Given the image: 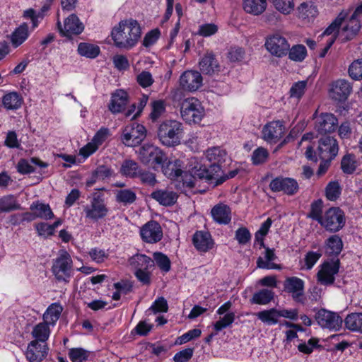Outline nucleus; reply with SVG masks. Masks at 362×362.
Instances as JSON below:
<instances>
[{
  "instance_id": "nucleus-22",
  "label": "nucleus",
  "mask_w": 362,
  "mask_h": 362,
  "mask_svg": "<svg viewBox=\"0 0 362 362\" xmlns=\"http://www.w3.org/2000/svg\"><path fill=\"white\" fill-rule=\"evenodd\" d=\"M109 135V129L107 128L100 129L93 136L92 141L86 144L80 150V155L85 158L88 157L98 149V146L101 145L107 138Z\"/></svg>"
},
{
  "instance_id": "nucleus-28",
  "label": "nucleus",
  "mask_w": 362,
  "mask_h": 362,
  "mask_svg": "<svg viewBox=\"0 0 362 362\" xmlns=\"http://www.w3.org/2000/svg\"><path fill=\"white\" fill-rule=\"evenodd\" d=\"M23 103V97L15 91L8 92L2 97V105L7 110H17L21 107Z\"/></svg>"
},
{
  "instance_id": "nucleus-36",
  "label": "nucleus",
  "mask_w": 362,
  "mask_h": 362,
  "mask_svg": "<svg viewBox=\"0 0 362 362\" xmlns=\"http://www.w3.org/2000/svg\"><path fill=\"white\" fill-rule=\"evenodd\" d=\"M33 341H37L39 343L46 344L50 334L49 325L45 322L36 325L31 332Z\"/></svg>"
},
{
  "instance_id": "nucleus-58",
  "label": "nucleus",
  "mask_w": 362,
  "mask_h": 362,
  "mask_svg": "<svg viewBox=\"0 0 362 362\" xmlns=\"http://www.w3.org/2000/svg\"><path fill=\"white\" fill-rule=\"evenodd\" d=\"M272 221L268 218L260 226L259 229L255 233V240L259 242L261 246L264 247V237L268 233L272 226Z\"/></svg>"
},
{
  "instance_id": "nucleus-33",
  "label": "nucleus",
  "mask_w": 362,
  "mask_h": 362,
  "mask_svg": "<svg viewBox=\"0 0 362 362\" xmlns=\"http://www.w3.org/2000/svg\"><path fill=\"white\" fill-rule=\"evenodd\" d=\"M29 30L27 23H23L11 35V42L14 48L21 46L28 37Z\"/></svg>"
},
{
  "instance_id": "nucleus-34",
  "label": "nucleus",
  "mask_w": 362,
  "mask_h": 362,
  "mask_svg": "<svg viewBox=\"0 0 362 362\" xmlns=\"http://www.w3.org/2000/svg\"><path fill=\"white\" fill-rule=\"evenodd\" d=\"M21 209V206L14 195L8 194L0 197V214L10 213Z\"/></svg>"
},
{
  "instance_id": "nucleus-30",
  "label": "nucleus",
  "mask_w": 362,
  "mask_h": 362,
  "mask_svg": "<svg viewBox=\"0 0 362 362\" xmlns=\"http://www.w3.org/2000/svg\"><path fill=\"white\" fill-rule=\"evenodd\" d=\"M151 197L163 206L174 204L177 199V194L173 191L159 189L151 193Z\"/></svg>"
},
{
  "instance_id": "nucleus-57",
  "label": "nucleus",
  "mask_w": 362,
  "mask_h": 362,
  "mask_svg": "<svg viewBox=\"0 0 362 362\" xmlns=\"http://www.w3.org/2000/svg\"><path fill=\"white\" fill-rule=\"evenodd\" d=\"M154 260L158 267L163 272H168L170 269V259L161 252H155L153 254Z\"/></svg>"
},
{
  "instance_id": "nucleus-49",
  "label": "nucleus",
  "mask_w": 362,
  "mask_h": 362,
  "mask_svg": "<svg viewBox=\"0 0 362 362\" xmlns=\"http://www.w3.org/2000/svg\"><path fill=\"white\" fill-rule=\"evenodd\" d=\"M136 199V194L131 189H124L117 191L116 200L117 202L127 205L134 203Z\"/></svg>"
},
{
  "instance_id": "nucleus-25",
  "label": "nucleus",
  "mask_w": 362,
  "mask_h": 362,
  "mask_svg": "<svg viewBox=\"0 0 362 362\" xmlns=\"http://www.w3.org/2000/svg\"><path fill=\"white\" fill-rule=\"evenodd\" d=\"M351 87L346 80H337L334 82L330 89V97L334 100L344 101L349 95Z\"/></svg>"
},
{
  "instance_id": "nucleus-8",
  "label": "nucleus",
  "mask_w": 362,
  "mask_h": 362,
  "mask_svg": "<svg viewBox=\"0 0 362 362\" xmlns=\"http://www.w3.org/2000/svg\"><path fill=\"white\" fill-rule=\"evenodd\" d=\"M269 186L273 192H283L288 196H293L299 190V185L296 180L284 176L272 179Z\"/></svg>"
},
{
  "instance_id": "nucleus-63",
  "label": "nucleus",
  "mask_w": 362,
  "mask_h": 362,
  "mask_svg": "<svg viewBox=\"0 0 362 362\" xmlns=\"http://www.w3.org/2000/svg\"><path fill=\"white\" fill-rule=\"evenodd\" d=\"M136 81L142 88L150 87L154 82L152 74L147 71H143L136 76Z\"/></svg>"
},
{
  "instance_id": "nucleus-52",
  "label": "nucleus",
  "mask_w": 362,
  "mask_h": 362,
  "mask_svg": "<svg viewBox=\"0 0 362 362\" xmlns=\"http://www.w3.org/2000/svg\"><path fill=\"white\" fill-rule=\"evenodd\" d=\"M308 81H300L294 83L290 88L289 94L291 98L299 100L304 95L307 88Z\"/></svg>"
},
{
  "instance_id": "nucleus-1",
  "label": "nucleus",
  "mask_w": 362,
  "mask_h": 362,
  "mask_svg": "<svg viewBox=\"0 0 362 362\" xmlns=\"http://www.w3.org/2000/svg\"><path fill=\"white\" fill-rule=\"evenodd\" d=\"M141 30L139 23L134 19L121 21L111 33L114 45L119 48L129 49L134 47L141 37Z\"/></svg>"
},
{
  "instance_id": "nucleus-4",
  "label": "nucleus",
  "mask_w": 362,
  "mask_h": 362,
  "mask_svg": "<svg viewBox=\"0 0 362 362\" xmlns=\"http://www.w3.org/2000/svg\"><path fill=\"white\" fill-rule=\"evenodd\" d=\"M139 158L141 163L154 169L163 165L167 160L166 155L160 148L149 144H145L139 148Z\"/></svg>"
},
{
  "instance_id": "nucleus-15",
  "label": "nucleus",
  "mask_w": 362,
  "mask_h": 362,
  "mask_svg": "<svg viewBox=\"0 0 362 362\" xmlns=\"http://www.w3.org/2000/svg\"><path fill=\"white\" fill-rule=\"evenodd\" d=\"M203 78L197 71H185L180 78L181 87L188 91H196L202 86Z\"/></svg>"
},
{
  "instance_id": "nucleus-14",
  "label": "nucleus",
  "mask_w": 362,
  "mask_h": 362,
  "mask_svg": "<svg viewBox=\"0 0 362 362\" xmlns=\"http://www.w3.org/2000/svg\"><path fill=\"white\" fill-rule=\"evenodd\" d=\"M338 127V120L332 113H321L315 117V129L320 134L334 132Z\"/></svg>"
},
{
  "instance_id": "nucleus-43",
  "label": "nucleus",
  "mask_w": 362,
  "mask_h": 362,
  "mask_svg": "<svg viewBox=\"0 0 362 362\" xmlns=\"http://www.w3.org/2000/svg\"><path fill=\"white\" fill-rule=\"evenodd\" d=\"M164 175L170 179H177L182 176V170L180 169V161H169L165 166L161 165Z\"/></svg>"
},
{
  "instance_id": "nucleus-64",
  "label": "nucleus",
  "mask_w": 362,
  "mask_h": 362,
  "mask_svg": "<svg viewBox=\"0 0 362 362\" xmlns=\"http://www.w3.org/2000/svg\"><path fill=\"white\" fill-rule=\"evenodd\" d=\"M168 310V303L163 297H159L156 299L149 308V310H151L154 314L158 313H166Z\"/></svg>"
},
{
  "instance_id": "nucleus-48",
  "label": "nucleus",
  "mask_w": 362,
  "mask_h": 362,
  "mask_svg": "<svg viewBox=\"0 0 362 362\" xmlns=\"http://www.w3.org/2000/svg\"><path fill=\"white\" fill-rule=\"evenodd\" d=\"M121 173L122 175L135 177H137L140 171L139 166L136 162L132 160H125L121 166Z\"/></svg>"
},
{
  "instance_id": "nucleus-17",
  "label": "nucleus",
  "mask_w": 362,
  "mask_h": 362,
  "mask_svg": "<svg viewBox=\"0 0 362 362\" xmlns=\"http://www.w3.org/2000/svg\"><path fill=\"white\" fill-rule=\"evenodd\" d=\"M47 354L48 347L47 344L31 341L28 344L25 356L29 362H41L46 358Z\"/></svg>"
},
{
  "instance_id": "nucleus-9",
  "label": "nucleus",
  "mask_w": 362,
  "mask_h": 362,
  "mask_svg": "<svg viewBox=\"0 0 362 362\" xmlns=\"http://www.w3.org/2000/svg\"><path fill=\"white\" fill-rule=\"evenodd\" d=\"M264 46L272 55L277 57L286 56L290 47L287 40L278 33L268 36L266 38Z\"/></svg>"
},
{
  "instance_id": "nucleus-3",
  "label": "nucleus",
  "mask_w": 362,
  "mask_h": 362,
  "mask_svg": "<svg viewBox=\"0 0 362 362\" xmlns=\"http://www.w3.org/2000/svg\"><path fill=\"white\" fill-rule=\"evenodd\" d=\"M52 273L58 281L69 283L73 275V261L70 255L66 250L59 252L53 263Z\"/></svg>"
},
{
  "instance_id": "nucleus-2",
  "label": "nucleus",
  "mask_w": 362,
  "mask_h": 362,
  "mask_svg": "<svg viewBox=\"0 0 362 362\" xmlns=\"http://www.w3.org/2000/svg\"><path fill=\"white\" fill-rule=\"evenodd\" d=\"M182 134V124L177 120H165L159 125L158 129V137L160 141L168 147L180 144Z\"/></svg>"
},
{
  "instance_id": "nucleus-5",
  "label": "nucleus",
  "mask_w": 362,
  "mask_h": 362,
  "mask_svg": "<svg viewBox=\"0 0 362 362\" xmlns=\"http://www.w3.org/2000/svg\"><path fill=\"white\" fill-rule=\"evenodd\" d=\"M180 113L186 122L198 123L202 120L204 110L199 100L195 98H189L182 103Z\"/></svg>"
},
{
  "instance_id": "nucleus-62",
  "label": "nucleus",
  "mask_w": 362,
  "mask_h": 362,
  "mask_svg": "<svg viewBox=\"0 0 362 362\" xmlns=\"http://www.w3.org/2000/svg\"><path fill=\"white\" fill-rule=\"evenodd\" d=\"M234 320L235 314L233 313H227L215 323L214 329L216 331L219 332L230 325Z\"/></svg>"
},
{
  "instance_id": "nucleus-38",
  "label": "nucleus",
  "mask_w": 362,
  "mask_h": 362,
  "mask_svg": "<svg viewBox=\"0 0 362 362\" xmlns=\"http://www.w3.org/2000/svg\"><path fill=\"white\" fill-rule=\"evenodd\" d=\"M221 167L218 164L211 163L208 168H200L197 175L200 178H204L207 180H214L216 182L221 177H222L221 175Z\"/></svg>"
},
{
  "instance_id": "nucleus-47",
  "label": "nucleus",
  "mask_w": 362,
  "mask_h": 362,
  "mask_svg": "<svg viewBox=\"0 0 362 362\" xmlns=\"http://www.w3.org/2000/svg\"><path fill=\"white\" fill-rule=\"evenodd\" d=\"M299 16L303 19L311 18L317 16L318 11L317 7L311 3H303L298 8Z\"/></svg>"
},
{
  "instance_id": "nucleus-42",
  "label": "nucleus",
  "mask_w": 362,
  "mask_h": 362,
  "mask_svg": "<svg viewBox=\"0 0 362 362\" xmlns=\"http://www.w3.org/2000/svg\"><path fill=\"white\" fill-rule=\"evenodd\" d=\"M257 318L268 325H276L279 322V310L275 308L265 310L257 313Z\"/></svg>"
},
{
  "instance_id": "nucleus-59",
  "label": "nucleus",
  "mask_w": 362,
  "mask_h": 362,
  "mask_svg": "<svg viewBox=\"0 0 362 362\" xmlns=\"http://www.w3.org/2000/svg\"><path fill=\"white\" fill-rule=\"evenodd\" d=\"M268 157V151L263 147H259L253 151L252 155V161L255 165H259L264 163L267 160Z\"/></svg>"
},
{
  "instance_id": "nucleus-46",
  "label": "nucleus",
  "mask_w": 362,
  "mask_h": 362,
  "mask_svg": "<svg viewBox=\"0 0 362 362\" xmlns=\"http://www.w3.org/2000/svg\"><path fill=\"white\" fill-rule=\"evenodd\" d=\"M78 52L81 56L94 59L98 56L100 48L98 46L93 44L81 42L78 46Z\"/></svg>"
},
{
  "instance_id": "nucleus-27",
  "label": "nucleus",
  "mask_w": 362,
  "mask_h": 362,
  "mask_svg": "<svg viewBox=\"0 0 362 362\" xmlns=\"http://www.w3.org/2000/svg\"><path fill=\"white\" fill-rule=\"evenodd\" d=\"M214 220L220 224H227L231 220V211L230 207L223 203L215 205L211 211Z\"/></svg>"
},
{
  "instance_id": "nucleus-45",
  "label": "nucleus",
  "mask_w": 362,
  "mask_h": 362,
  "mask_svg": "<svg viewBox=\"0 0 362 362\" xmlns=\"http://www.w3.org/2000/svg\"><path fill=\"white\" fill-rule=\"evenodd\" d=\"M274 293L269 289H262L256 292L250 299L251 303L258 305H267L274 298Z\"/></svg>"
},
{
  "instance_id": "nucleus-23",
  "label": "nucleus",
  "mask_w": 362,
  "mask_h": 362,
  "mask_svg": "<svg viewBox=\"0 0 362 362\" xmlns=\"http://www.w3.org/2000/svg\"><path fill=\"white\" fill-rule=\"evenodd\" d=\"M192 243L197 250L200 252H206L214 245L211 235L204 230H198L193 235Z\"/></svg>"
},
{
  "instance_id": "nucleus-35",
  "label": "nucleus",
  "mask_w": 362,
  "mask_h": 362,
  "mask_svg": "<svg viewBox=\"0 0 362 362\" xmlns=\"http://www.w3.org/2000/svg\"><path fill=\"white\" fill-rule=\"evenodd\" d=\"M30 209L35 212L36 218L45 220H50L54 218V214L49 204L37 201L30 204Z\"/></svg>"
},
{
  "instance_id": "nucleus-24",
  "label": "nucleus",
  "mask_w": 362,
  "mask_h": 362,
  "mask_svg": "<svg viewBox=\"0 0 362 362\" xmlns=\"http://www.w3.org/2000/svg\"><path fill=\"white\" fill-rule=\"evenodd\" d=\"M128 103V93L124 90L118 89L112 93L111 100L108 105V108L113 114L119 113L125 109Z\"/></svg>"
},
{
  "instance_id": "nucleus-51",
  "label": "nucleus",
  "mask_w": 362,
  "mask_h": 362,
  "mask_svg": "<svg viewBox=\"0 0 362 362\" xmlns=\"http://www.w3.org/2000/svg\"><path fill=\"white\" fill-rule=\"evenodd\" d=\"M288 57L291 60L295 62H302L307 55V50L304 45H296L291 48L289 47L288 52Z\"/></svg>"
},
{
  "instance_id": "nucleus-39",
  "label": "nucleus",
  "mask_w": 362,
  "mask_h": 362,
  "mask_svg": "<svg viewBox=\"0 0 362 362\" xmlns=\"http://www.w3.org/2000/svg\"><path fill=\"white\" fill-rule=\"evenodd\" d=\"M62 310L63 308L59 304H52L43 315L44 322L49 325H54L59 320Z\"/></svg>"
},
{
  "instance_id": "nucleus-20",
  "label": "nucleus",
  "mask_w": 362,
  "mask_h": 362,
  "mask_svg": "<svg viewBox=\"0 0 362 362\" xmlns=\"http://www.w3.org/2000/svg\"><path fill=\"white\" fill-rule=\"evenodd\" d=\"M360 29V20L352 14L345 25L338 30L339 37L343 42L351 40L357 35Z\"/></svg>"
},
{
  "instance_id": "nucleus-29",
  "label": "nucleus",
  "mask_w": 362,
  "mask_h": 362,
  "mask_svg": "<svg viewBox=\"0 0 362 362\" xmlns=\"http://www.w3.org/2000/svg\"><path fill=\"white\" fill-rule=\"evenodd\" d=\"M267 0H243V9L249 14L259 16L267 8Z\"/></svg>"
},
{
  "instance_id": "nucleus-10",
  "label": "nucleus",
  "mask_w": 362,
  "mask_h": 362,
  "mask_svg": "<svg viewBox=\"0 0 362 362\" xmlns=\"http://www.w3.org/2000/svg\"><path fill=\"white\" fill-rule=\"evenodd\" d=\"M318 325L329 330H339L343 323L342 318L337 313L325 309H320L315 315Z\"/></svg>"
},
{
  "instance_id": "nucleus-37",
  "label": "nucleus",
  "mask_w": 362,
  "mask_h": 362,
  "mask_svg": "<svg viewBox=\"0 0 362 362\" xmlns=\"http://www.w3.org/2000/svg\"><path fill=\"white\" fill-rule=\"evenodd\" d=\"M343 243L339 236L333 235L325 243V252L330 256H337L342 250Z\"/></svg>"
},
{
  "instance_id": "nucleus-32",
  "label": "nucleus",
  "mask_w": 362,
  "mask_h": 362,
  "mask_svg": "<svg viewBox=\"0 0 362 362\" xmlns=\"http://www.w3.org/2000/svg\"><path fill=\"white\" fill-rule=\"evenodd\" d=\"M129 264L135 271L148 269L153 265V260L146 255L137 253L129 259Z\"/></svg>"
},
{
  "instance_id": "nucleus-11",
  "label": "nucleus",
  "mask_w": 362,
  "mask_h": 362,
  "mask_svg": "<svg viewBox=\"0 0 362 362\" xmlns=\"http://www.w3.org/2000/svg\"><path fill=\"white\" fill-rule=\"evenodd\" d=\"M340 262L336 259L324 262L317 274V281L322 285L329 286L334 284L335 275L339 272Z\"/></svg>"
},
{
  "instance_id": "nucleus-7",
  "label": "nucleus",
  "mask_w": 362,
  "mask_h": 362,
  "mask_svg": "<svg viewBox=\"0 0 362 362\" xmlns=\"http://www.w3.org/2000/svg\"><path fill=\"white\" fill-rule=\"evenodd\" d=\"M320 224L328 231L337 232L345 225L344 214L339 208L332 207L325 211Z\"/></svg>"
},
{
  "instance_id": "nucleus-55",
  "label": "nucleus",
  "mask_w": 362,
  "mask_h": 362,
  "mask_svg": "<svg viewBox=\"0 0 362 362\" xmlns=\"http://www.w3.org/2000/svg\"><path fill=\"white\" fill-rule=\"evenodd\" d=\"M341 194V188L338 182H330L326 187V197L330 201L337 200Z\"/></svg>"
},
{
  "instance_id": "nucleus-41",
  "label": "nucleus",
  "mask_w": 362,
  "mask_h": 362,
  "mask_svg": "<svg viewBox=\"0 0 362 362\" xmlns=\"http://www.w3.org/2000/svg\"><path fill=\"white\" fill-rule=\"evenodd\" d=\"M346 327L354 332H362V313H351L344 320Z\"/></svg>"
},
{
  "instance_id": "nucleus-12",
  "label": "nucleus",
  "mask_w": 362,
  "mask_h": 362,
  "mask_svg": "<svg viewBox=\"0 0 362 362\" xmlns=\"http://www.w3.org/2000/svg\"><path fill=\"white\" fill-rule=\"evenodd\" d=\"M83 211L86 214V217L93 221H98L104 218L108 211L104 204L103 199L99 194L94 195L90 202V205L85 206Z\"/></svg>"
},
{
  "instance_id": "nucleus-21",
  "label": "nucleus",
  "mask_w": 362,
  "mask_h": 362,
  "mask_svg": "<svg viewBox=\"0 0 362 362\" xmlns=\"http://www.w3.org/2000/svg\"><path fill=\"white\" fill-rule=\"evenodd\" d=\"M284 126L279 121H273L264 126L262 134L263 139L267 142L276 143L284 135Z\"/></svg>"
},
{
  "instance_id": "nucleus-31",
  "label": "nucleus",
  "mask_w": 362,
  "mask_h": 362,
  "mask_svg": "<svg viewBox=\"0 0 362 362\" xmlns=\"http://www.w3.org/2000/svg\"><path fill=\"white\" fill-rule=\"evenodd\" d=\"M264 247L265 248V260L261 257H258L257 260V267L264 269H281V267L280 264L272 262V261L276 258L274 250L269 247Z\"/></svg>"
},
{
  "instance_id": "nucleus-16",
  "label": "nucleus",
  "mask_w": 362,
  "mask_h": 362,
  "mask_svg": "<svg viewBox=\"0 0 362 362\" xmlns=\"http://www.w3.org/2000/svg\"><path fill=\"white\" fill-rule=\"evenodd\" d=\"M57 28L62 35L66 37L80 34L84 29L83 23L75 14H71L66 18L64 26H62L61 22L58 21Z\"/></svg>"
},
{
  "instance_id": "nucleus-6",
  "label": "nucleus",
  "mask_w": 362,
  "mask_h": 362,
  "mask_svg": "<svg viewBox=\"0 0 362 362\" xmlns=\"http://www.w3.org/2000/svg\"><path fill=\"white\" fill-rule=\"evenodd\" d=\"M146 136V129L142 124L133 122L127 125L122 130L121 140L127 146L140 144Z\"/></svg>"
},
{
  "instance_id": "nucleus-61",
  "label": "nucleus",
  "mask_w": 362,
  "mask_h": 362,
  "mask_svg": "<svg viewBox=\"0 0 362 362\" xmlns=\"http://www.w3.org/2000/svg\"><path fill=\"white\" fill-rule=\"evenodd\" d=\"M349 76L355 79H362V59L355 60L349 68Z\"/></svg>"
},
{
  "instance_id": "nucleus-13",
  "label": "nucleus",
  "mask_w": 362,
  "mask_h": 362,
  "mask_svg": "<svg viewBox=\"0 0 362 362\" xmlns=\"http://www.w3.org/2000/svg\"><path fill=\"white\" fill-rule=\"evenodd\" d=\"M142 240L146 243H156L163 238V230L160 224L155 221H150L140 228Z\"/></svg>"
},
{
  "instance_id": "nucleus-26",
  "label": "nucleus",
  "mask_w": 362,
  "mask_h": 362,
  "mask_svg": "<svg viewBox=\"0 0 362 362\" xmlns=\"http://www.w3.org/2000/svg\"><path fill=\"white\" fill-rule=\"evenodd\" d=\"M200 71L204 74L214 75L221 71V66L212 53H206L199 62Z\"/></svg>"
},
{
  "instance_id": "nucleus-50",
  "label": "nucleus",
  "mask_w": 362,
  "mask_h": 362,
  "mask_svg": "<svg viewBox=\"0 0 362 362\" xmlns=\"http://www.w3.org/2000/svg\"><path fill=\"white\" fill-rule=\"evenodd\" d=\"M151 112L149 117L153 122L157 121L165 112V104L162 100H153L151 103Z\"/></svg>"
},
{
  "instance_id": "nucleus-19",
  "label": "nucleus",
  "mask_w": 362,
  "mask_h": 362,
  "mask_svg": "<svg viewBox=\"0 0 362 362\" xmlns=\"http://www.w3.org/2000/svg\"><path fill=\"white\" fill-rule=\"evenodd\" d=\"M284 290L291 293L295 301L303 302L304 281L300 278L292 276L287 278L284 281Z\"/></svg>"
},
{
  "instance_id": "nucleus-18",
  "label": "nucleus",
  "mask_w": 362,
  "mask_h": 362,
  "mask_svg": "<svg viewBox=\"0 0 362 362\" xmlns=\"http://www.w3.org/2000/svg\"><path fill=\"white\" fill-rule=\"evenodd\" d=\"M338 151V143L334 137L327 136L320 139L318 154L320 158L334 159L337 155Z\"/></svg>"
},
{
  "instance_id": "nucleus-44",
  "label": "nucleus",
  "mask_w": 362,
  "mask_h": 362,
  "mask_svg": "<svg viewBox=\"0 0 362 362\" xmlns=\"http://www.w3.org/2000/svg\"><path fill=\"white\" fill-rule=\"evenodd\" d=\"M357 160L356 156L352 153H346L341 160V168L344 173L351 175L356 170Z\"/></svg>"
},
{
  "instance_id": "nucleus-40",
  "label": "nucleus",
  "mask_w": 362,
  "mask_h": 362,
  "mask_svg": "<svg viewBox=\"0 0 362 362\" xmlns=\"http://www.w3.org/2000/svg\"><path fill=\"white\" fill-rule=\"evenodd\" d=\"M207 160L213 164H218L220 166L227 158V153L220 147H213L206 152Z\"/></svg>"
},
{
  "instance_id": "nucleus-56",
  "label": "nucleus",
  "mask_w": 362,
  "mask_h": 362,
  "mask_svg": "<svg viewBox=\"0 0 362 362\" xmlns=\"http://www.w3.org/2000/svg\"><path fill=\"white\" fill-rule=\"evenodd\" d=\"M347 16V13L341 11L336 19L326 28L322 35H330L334 33Z\"/></svg>"
},
{
  "instance_id": "nucleus-54",
  "label": "nucleus",
  "mask_w": 362,
  "mask_h": 362,
  "mask_svg": "<svg viewBox=\"0 0 362 362\" xmlns=\"http://www.w3.org/2000/svg\"><path fill=\"white\" fill-rule=\"evenodd\" d=\"M275 8L280 13L288 15L294 9L293 0H273Z\"/></svg>"
},
{
  "instance_id": "nucleus-60",
  "label": "nucleus",
  "mask_w": 362,
  "mask_h": 362,
  "mask_svg": "<svg viewBox=\"0 0 362 362\" xmlns=\"http://www.w3.org/2000/svg\"><path fill=\"white\" fill-rule=\"evenodd\" d=\"M69 356L73 362H82L88 357V352L82 348L70 349Z\"/></svg>"
},
{
  "instance_id": "nucleus-53",
  "label": "nucleus",
  "mask_w": 362,
  "mask_h": 362,
  "mask_svg": "<svg viewBox=\"0 0 362 362\" xmlns=\"http://www.w3.org/2000/svg\"><path fill=\"white\" fill-rule=\"evenodd\" d=\"M323 202L321 199L314 201L310 206V211L308 216L319 223L323 218L322 213Z\"/></svg>"
}]
</instances>
